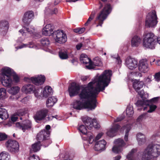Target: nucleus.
<instances>
[{
    "mask_svg": "<svg viewBox=\"0 0 160 160\" xmlns=\"http://www.w3.org/2000/svg\"><path fill=\"white\" fill-rule=\"evenodd\" d=\"M48 110L46 108H43L38 111L33 117L36 121H40L44 119L47 116Z\"/></svg>",
    "mask_w": 160,
    "mask_h": 160,
    "instance_id": "obj_20",
    "label": "nucleus"
},
{
    "mask_svg": "<svg viewBox=\"0 0 160 160\" xmlns=\"http://www.w3.org/2000/svg\"><path fill=\"white\" fill-rule=\"evenodd\" d=\"M158 19L156 11L152 10L146 16L145 21L146 26L149 28L155 27L158 23Z\"/></svg>",
    "mask_w": 160,
    "mask_h": 160,
    "instance_id": "obj_6",
    "label": "nucleus"
},
{
    "mask_svg": "<svg viewBox=\"0 0 160 160\" xmlns=\"http://www.w3.org/2000/svg\"><path fill=\"white\" fill-rule=\"evenodd\" d=\"M143 46L146 48L153 49L156 43L157 37L151 32L144 33L143 36Z\"/></svg>",
    "mask_w": 160,
    "mask_h": 160,
    "instance_id": "obj_5",
    "label": "nucleus"
},
{
    "mask_svg": "<svg viewBox=\"0 0 160 160\" xmlns=\"http://www.w3.org/2000/svg\"><path fill=\"white\" fill-rule=\"evenodd\" d=\"M58 12L57 8H54L53 9L51 7H47L45 10V13L46 15L56 14Z\"/></svg>",
    "mask_w": 160,
    "mask_h": 160,
    "instance_id": "obj_38",
    "label": "nucleus"
},
{
    "mask_svg": "<svg viewBox=\"0 0 160 160\" xmlns=\"http://www.w3.org/2000/svg\"><path fill=\"white\" fill-rule=\"evenodd\" d=\"M123 118L122 117H118L116 119L114 120V122H116L121 121Z\"/></svg>",
    "mask_w": 160,
    "mask_h": 160,
    "instance_id": "obj_59",
    "label": "nucleus"
},
{
    "mask_svg": "<svg viewBox=\"0 0 160 160\" xmlns=\"http://www.w3.org/2000/svg\"><path fill=\"white\" fill-rule=\"evenodd\" d=\"M59 56L61 59H66L68 58L67 52L64 50H61L59 51Z\"/></svg>",
    "mask_w": 160,
    "mask_h": 160,
    "instance_id": "obj_40",
    "label": "nucleus"
},
{
    "mask_svg": "<svg viewBox=\"0 0 160 160\" xmlns=\"http://www.w3.org/2000/svg\"><path fill=\"white\" fill-rule=\"evenodd\" d=\"M54 26L51 24H46L43 28L42 30V34L45 36H50L52 34H55L54 31Z\"/></svg>",
    "mask_w": 160,
    "mask_h": 160,
    "instance_id": "obj_23",
    "label": "nucleus"
},
{
    "mask_svg": "<svg viewBox=\"0 0 160 160\" xmlns=\"http://www.w3.org/2000/svg\"><path fill=\"white\" fill-rule=\"evenodd\" d=\"M34 17V13L32 11H28L24 14L22 19V22L25 24H29L33 19Z\"/></svg>",
    "mask_w": 160,
    "mask_h": 160,
    "instance_id": "obj_22",
    "label": "nucleus"
},
{
    "mask_svg": "<svg viewBox=\"0 0 160 160\" xmlns=\"http://www.w3.org/2000/svg\"><path fill=\"white\" fill-rule=\"evenodd\" d=\"M50 128H51V127L50 125H47L46 126V127H45L46 130H45V131H48V130L50 129Z\"/></svg>",
    "mask_w": 160,
    "mask_h": 160,
    "instance_id": "obj_63",
    "label": "nucleus"
},
{
    "mask_svg": "<svg viewBox=\"0 0 160 160\" xmlns=\"http://www.w3.org/2000/svg\"><path fill=\"white\" fill-rule=\"evenodd\" d=\"M138 101L135 104L138 107H141L140 109L147 111L149 113L155 111L157 107L156 105H149L148 101L144 100V98Z\"/></svg>",
    "mask_w": 160,
    "mask_h": 160,
    "instance_id": "obj_7",
    "label": "nucleus"
},
{
    "mask_svg": "<svg viewBox=\"0 0 160 160\" xmlns=\"http://www.w3.org/2000/svg\"><path fill=\"white\" fill-rule=\"evenodd\" d=\"M129 76H130L131 77H132V76H133L134 77V76H139L140 77L142 76V74L140 73L139 72H132L131 73Z\"/></svg>",
    "mask_w": 160,
    "mask_h": 160,
    "instance_id": "obj_55",
    "label": "nucleus"
},
{
    "mask_svg": "<svg viewBox=\"0 0 160 160\" xmlns=\"http://www.w3.org/2000/svg\"><path fill=\"white\" fill-rule=\"evenodd\" d=\"M125 64L129 69L133 70L138 67V62L137 59L128 57L125 60Z\"/></svg>",
    "mask_w": 160,
    "mask_h": 160,
    "instance_id": "obj_18",
    "label": "nucleus"
},
{
    "mask_svg": "<svg viewBox=\"0 0 160 160\" xmlns=\"http://www.w3.org/2000/svg\"><path fill=\"white\" fill-rule=\"evenodd\" d=\"M82 119L86 126L89 129H91L93 127L98 128L100 127L96 119H92L87 116L82 117Z\"/></svg>",
    "mask_w": 160,
    "mask_h": 160,
    "instance_id": "obj_8",
    "label": "nucleus"
},
{
    "mask_svg": "<svg viewBox=\"0 0 160 160\" xmlns=\"http://www.w3.org/2000/svg\"><path fill=\"white\" fill-rule=\"evenodd\" d=\"M79 132L85 136L82 137L84 140H86L89 144H92L94 141L93 134L91 132H87V130L83 125H81L78 128Z\"/></svg>",
    "mask_w": 160,
    "mask_h": 160,
    "instance_id": "obj_9",
    "label": "nucleus"
},
{
    "mask_svg": "<svg viewBox=\"0 0 160 160\" xmlns=\"http://www.w3.org/2000/svg\"><path fill=\"white\" fill-rule=\"evenodd\" d=\"M157 42L160 45V36L157 38Z\"/></svg>",
    "mask_w": 160,
    "mask_h": 160,
    "instance_id": "obj_64",
    "label": "nucleus"
},
{
    "mask_svg": "<svg viewBox=\"0 0 160 160\" xmlns=\"http://www.w3.org/2000/svg\"><path fill=\"white\" fill-rule=\"evenodd\" d=\"M52 88L50 86H47L43 89L42 94L43 97L47 98L52 94Z\"/></svg>",
    "mask_w": 160,
    "mask_h": 160,
    "instance_id": "obj_33",
    "label": "nucleus"
},
{
    "mask_svg": "<svg viewBox=\"0 0 160 160\" xmlns=\"http://www.w3.org/2000/svg\"><path fill=\"white\" fill-rule=\"evenodd\" d=\"M8 90V93L12 95H15L18 93L20 90V88L18 86L11 87Z\"/></svg>",
    "mask_w": 160,
    "mask_h": 160,
    "instance_id": "obj_35",
    "label": "nucleus"
},
{
    "mask_svg": "<svg viewBox=\"0 0 160 160\" xmlns=\"http://www.w3.org/2000/svg\"><path fill=\"white\" fill-rule=\"evenodd\" d=\"M29 160H40V159L38 156L33 155L29 157Z\"/></svg>",
    "mask_w": 160,
    "mask_h": 160,
    "instance_id": "obj_53",
    "label": "nucleus"
},
{
    "mask_svg": "<svg viewBox=\"0 0 160 160\" xmlns=\"http://www.w3.org/2000/svg\"><path fill=\"white\" fill-rule=\"evenodd\" d=\"M0 160H10V155L6 151L0 153Z\"/></svg>",
    "mask_w": 160,
    "mask_h": 160,
    "instance_id": "obj_36",
    "label": "nucleus"
},
{
    "mask_svg": "<svg viewBox=\"0 0 160 160\" xmlns=\"http://www.w3.org/2000/svg\"><path fill=\"white\" fill-rule=\"evenodd\" d=\"M142 39L140 37L137 35L132 37L131 40V46L132 47H138L141 44Z\"/></svg>",
    "mask_w": 160,
    "mask_h": 160,
    "instance_id": "obj_29",
    "label": "nucleus"
},
{
    "mask_svg": "<svg viewBox=\"0 0 160 160\" xmlns=\"http://www.w3.org/2000/svg\"><path fill=\"white\" fill-rule=\"evenodd\" d=\"M13 69L8 67H3L1 70L0 76L9 75L11 76L14 73Z\"/></svg>",
    "mask_w": 160,
    "mask_h": 160,
    "instance_id": "obj_30",
    "label": "nucleus"
},
{
    "mask_svg": "<svg viewBox=\"0 0 160 160\" xmlns=\"http://www.w3.org/2000/svg\"><path fill=\"white\" fill-rule=\"evenodd\" d=\"M0 81L3 86L7 88L11 87L13 82L12 77L9 75L0 76Z\"/></svg>",
    "mask_w": 160,
    "mask_h": 160,
    "instance_id": "obj_17",
    "label": "nucleus"
},
{
    "mask_svg": "<svg viewBox=\"0 0 160 160\" xmlns=\"http://www.w3.org/2000/svg\"><path fill=\"white\" fill-rule=\"evenodd\" d=\"M146 114L143 113L140 116L137 118L136 121H131L130 123H128L123 126L121 129V131H125V134L124 136V140L127 142L128 141V132L131 128L135 129L137 128H140L141 127V122L144 118Z\"/></svg>",
    "mask_w": 160,
    "mask_h": 160,
    "instance_id": "obj_3",
    "label": "nucleus"
},
{
    "mask_svg": "<svg viewBox=\"0 0 160 160\" xmlns=\"http://www.w3.org/2000/svg\"><path fill=\"white\" fill-rule=\"evenodd\" d=\"M16 127L21 129L23 132L28 129L31 128V122L29 120H26L23 121L21 123L17 122L16 123Z\"/></svg>",
    "mask_w": 160,
    "mask_h": 160,
    "instance_id": "obj_24",
    "label": "nucleus"
},
{
    "mask_svg": "<svg viewBox=\"0 0 160 160\" xmlns=\"http://www.w3.org/2000/svg\"><path fill=\"white\" fill-rule=\"evenodd\" d=\"M159 98V97H156L154 98L149 100H148L147 99V100L148 101L149 103H156L158 102ZM145 100H146V99H145ZM146 100H147V99H146Z\"/></svg>",
    "mask_w": 160,
    "mask_h": 160,
    "instance_id": "obj_47",
    "label": "nucleus"
},
{
    "mask_svg": "<svg viewBox=\"0 0 160 160\" xmlns=\"http://www.w3.org/2000/svg\"><path fill=\"white\" fill-rule=\"evenodd\" d=\"M14 46L15 47V48L16 49V51H17L18 49H20L27 47L30 48H37L36 46L34 45L33 43L32 42H29L27 44L22 43L21 45L17 47L16 46V44H15Z\"/></svg>",
    "mask_w": 160,
    "mask_h": 160,
    "instance_id": "obj_31",
    "label": "nucleus"
},
{
    "mask_svg": "<svg viewBox=\"0 0 160 160\" xmlns=\"http://www.w3.org/2000/svg\"><path fill=\"white\" fill-rule=\"evenodd\" d=\"M152 76L150 75L144 79V81L146 84H148L151 83L152 81Z\"/></svg>",
    "mask_w": 160,
    "mask_h": 160,
    "instance_id": "obj_50",
    "label": "nucleus"
},
{
    "mask_svg": "<svg viewBox=\"0 0 160 160\" xmlns=\"http://www.w3.org/2000/svg\"><path fill=\"white\" fill-rule=\"evenodd\" d=\"M35 32V28L32 25H28L23 27L19 31V32L21 34L22 37L28 38L33 34Z\"/></svg>",
    "mask_w": 160,
    "mask_h": 160,
    "instance_id": "obj_16",
    "label": "nucleus"
},
{
    "mask_svg": "<svg viewBox=\"0 0 160 160\" xmlns=\"http://www.w3.org/2000/svg\"><path fill=\"white\" fill-rule=\"evenodd\" d=\"M9 28V23L7 21L2 20L0 22V28L1 31L6 33Z\"/></svg>",
    "mask_w": 160,
    "mask_h": 160,
    "instance_id": "obj_32",
    "label": "nucleus"
},
{
    "mask_svg": "<svg viewBox=\"0 0 160 160\" xmlns=\"http://www.w3.org/2000/svg\"><path fill=\"white\" fill-rule=\"evenodd\" d=\"M120 128V126L117 124H114L113 127L108 130L107 135L109 137H112L115 136L116 133Z\"/></svg>",
    "mask_w": 160,
    "mask_h": 160,
    "instance_id": "obj_28",
    "label": "nucleus"
},
{
    "mask_svg": "<svg viewBox=\"0 0 160 160\" xmlns=\"http://www.w3.org/2000/svg\"><path fill=\"white\" fill-rule=\"evenodd\" d=\"M6 90L5 88H0V99H4L6 98Z\"/></svg>",
    "mask_w": 160,
    "mask_h": 160,
    "instance_id": "obj_43",
    "label": "nucleus"
},
{
    "mask_svg": "<svg viewBox=\"0 0 160 160\" xmlns=\"http://www.w3.org/2000/svg\"><path fill=\"white\" fill-rule=\"evenodd\" d=\"M50 134V131H45V130H42L37 135V139L38 141H41L43 140H47L45 143H48V144L45 145V147L48 146L49 144L52 143V141L51 140L48 139L49 135Z\"/></svg>",
    "mask_w": 160,
    "mask_h": 160,
    "instance_id": "obj_15",
    "label": "nucleus"
},
{
    "mask_svg": "<svg viewBox=\"0 0 160 160\" xmlns=\"http://www.w3.org/2000/svg\"><path fill=\"white\" fill-rule=\"evenodd\" d=\"M84 46V44L82 43H80L78 44H77L76 46V48L78 50H80L81 48Z\"/></svg>",
    "mask_w": 160,
    "mask_h": 160,
    "instance_id": "obj_56",
    "label": "nucleus"
},
{
    "mask_svg": "<svg viewBox=\"0 0 160 160\" xmlns=\"http://www.w3.org/2000/svg\"><path fill=\"white\" fill-rule=\"evenodd\" d=\"M16 115H14L11 118V120L13 122H15L16 121L17 119H18V117L17 116H16Z\"/></svg>",
    "mask_w": 160,
    "mask_h": 160,
    "instance_id": "obj_58",
    "label": "nucleus"
},
{
    "mask_svg": "<svg viewBox=\"0 0 160 160\" xmlns=\"http://www.w3.org/2000/svg\"><path fill=\"white\" fill-rule=\"evenodd\" d=\"M112 75L111 71L106 70L100 75H97L87 86L80 87L75 83H72L68 88L70 97L77 95L80 91L78 94L80 99L74 101L73 108L77 110L84 108L94 110L97 107V95L108 86Z\"/></svg>",
    "mask_w": 160,
    "mask_h": 160,
    "instance_id": "obj_1",
    "label": "nucleus"
},
{
    "mask_svg": "<svg viewBox=\"0 0 160 160\" xmlns=\"http://www.w3.org/2000/svg\"><path fill=\"white\" fill-rule=\"evenodd\" d=\"M41 43L42 46L44 47L43 50L46 52L54 54V52L50 49V47L48 46L50 42L47 38H42L41 41Z\"/></svg>",
    "mask_w": 160,
    "mask_h": 160,
    "instance_id": "obj_27",
    "label": "nucleus"
},
{
    "mask_svg": "<svg viewBox=\"0 0 160 160\" xmlns=\"http://www.w3.org/2000/svg\"><path fill=\"white\" fill-rule=\"evenodd\" d=\"M138 70L142 72L146 73L148 70V64L146 59H142L140 60L138 64Z\"/></svg>",
    "mask_w": 160,
    "mask_h": 160,
    "instance_id": "obj_21",
    "label": "nucleus"
},
{
    "mask_svg": "<svg viewBox=\"0 0 160 160\" xmlns=\"http://www.w3.org/2000/svg\"><path fill=\"white\" fill-rule=\"evenodd\" d=\"M25 40V38H23L22 37H20L18 38L17 40V42H23Z\"/></svg>",
    "mask_w": 160,
    "mask_h": 160,
    "instance_id": "obj_60",
    "label": "nucleus"
},
{
    "mask_svg": "<svg viewBox=\"0 0 160 160\" xmlns=\"http://www.w3.org/2000/svg\"><path fill=\"white\" fill-rule=\"evenodd\" d=\"M95 13L96 12L95 11H92L87 22L85 23V26H87L90 23L91 21L94 18Z\"/></svg>",
    "mask_w": 160,
    "mask_h": 160,
    "instance_id": "obj_44",
    "label": "nucleus"
},
{
    "mask_svg": "<svg viewBox=\"0 0 160 160\" xmlns=\"http://www.w3.org/2000/svg\"><path fill=\"white\" fill-rule=\"evenodd\" d=\"M154 76L155 81L157 82L160 81V71L155 73Z\"/></svg>",
    "mask_w": 160,
    "mask_h": 160,
    "instance_id": "obj_46",
    "label": "nucleus"
},
{
    "mask_svg": "<svg viewBox=\"0 0 160 160\" xmlns=\"http://www.w3.org/2000/svg\"><path fill=\"white\" fill-rule=\"evenodd\" d=\"M40 141L32 144L31 150L35 152L38 151L40 149Z\"/></svg>",
    "mask_w": 160,
    "mask_h": 160,
    "instance_id": "obj_41",
    "label": "nucleus"
},
{
    "mask_svg": "<svg viewBox=\"0 0 160 160\" xmlns=\"http://www.w3.org/2000/svg\"><path fill=\"white\" fill-rule=\"evenodd\" d=\"M144 85V82L142 81H140L136 80L133 83V87L135 91L138 92L142 99L146 98L148 96V94L145 93L142 90H139L142 88Z\"/></svg>",
    "mask_w": 160,
    "mask_h": 160,
    "instance_id": "obj_12",
    "label": "nucleus"
},
{
    "mask_svg": "<svg viewBox=\"0 0 160 160\" xmlns=\"http://www.w3.org/2000/svg\"><path fill=\"white\" fill-rule=\"evenodd\" d=\"M106 142L104 140H100L95 142L94 145V149L95 150L101 152L104 150L105 149V146Z\"/></svg>",
    "mask_w": 160,
    "mask_h": 160,
    "instance_id": "obj_26",
    "label": "nucleus"
},
{
    "mask_svg": "<svg viewBox=\"0 0 160 160\" xmlns=\"http://www.w3.org/2000/svg\"><path fill=\"white\" fill-rule=\"evenodd\" d=\"M45 80V77L42 75L33 77H27L24 78V80L28 82H32L36 85L42 84Z\"/></svg>",
    "mask_w": 160,
    "mask_h": 160,
    "instance_id": "obj_10",
    "label": "nucleus"
},
{
    "mask_svg": "<svg viewBox=\"0 0 160 160\" xmlns=\"http://www.w3.org/2000/svg\"><path fill=\"white\" fill-rule=\"evenodd\" d=\"M160 155V145L158 144H150L144 151L142 160H155Z\"/></svg>",
    "mask_w": 160,
    "mask_h": 160,
    "instance_id": "obj_2",
    "label": "nucleus"
},
{
    "mask_svg": "<svg viewBox=\"0 0 160 160\" xmlns=\"http://www.w3.org/2000/svg\"><path fill=\"white\" fill-rule=\"evenodd\" d=\"M7 138V135L4 133L0 132V141L5 140Z\"/></svg>",
    "mask_w": 160,
    "mask_h": 160,
    "instance_id": "obj_52",
    "label": "nucleus"
},
{
    "mask_svg": "<svg viewBox=\"0 0 160 160\" xmlns=\"http://www.w3.org/2000/svg\"><path fill=\"white\" fill-rule=\"evenodd\" d=\"M137 139L138 144L139 145H142L144 144L145 142L146 139L143 138H141L138 137V138H137Z\"/></svg>",
    "mask_w": 160,
    "mask_h": 160,
    "instance_id": "obj_51",
    "label": "nucleus"
},
{
    "mask_svg": "<svg viewBox=\"0 0 160 160\" xmlns=\"http://www.w3.org/2000/svg\"><path fill=\"white\" fill-rule=\"evenodd\" d=\"M92 65L93 68L94 66H99L102 65V63L99 58H96L93 60V62H92Z\"/></svg>",
    "mask_w": 160,
    "mask_h": 160,
    "instance_id": "obj_42",
    "label": "nucleus"
},
{
    "mask_svg": "<svg viewBox=\"0 0 160 160\" xmlns=\"http://www.w3.org/2000/svg\"><path fill=\"white\" fill-rule=\"evenodd\" d=\"M22 92L26 94H30L34 93L36 97H38V90H36L34 85L31 84H27L24 85L21 88Z\"/></svg>",
    "mask_w": 160,
    "mask_h": 160,
    "instance_id": "obj_14",
    "label": "nucleus"
},
{
    "mask_svg": "<svg viewBox=\"0 0 160 160\" xmlns=\"http://www.w3.org/2000/svg\"><path fill=\"white\" fill-rule=\"evenodd\" d=\"M115 145L112 148V152L115 153H119L122 150L123 148L125 147L126 143L122 139L118 138L114 141Z\"/></svg>",
    "mask_w": 160,
    "mask_h": 160,
    "instance_id": "obj_13",
    "label": "nucleus"
},
{
    "mask_svg": "<svg viewBox=\"0 0 160 160\" xmlns=\"http://www.w3.org/2000/svg\"><path fill=\"white\" fill-rule=\"evenodd\" d=\"M112 8L109 4H107L102 10L97 15L94 23L97 24L96 27L102 26L104 21L106 19L108 16L111 12Z\"/></svg>",
    "mask_w": 160,
    "mask_h": 160,
    "instance_id": "obj_4",
    "label": "nucleus"
},
{
    "mask_svg": "<svg viewBox=\"0 0 160 160\" xmlns=\"http://www.w3.org/2000/svg\"><path fill=\"white\" fill-rule=\"evenodd\" d=\"M121 156L120 155H118L114 157V160H120L121 158Z\"/></svg>",
    "mask_w": 160,
    "mask_h": 160,
    "instance_id": "obj_62",
    "label": "nucleus"
},
{
    "mask_svg": "<svg viewBox=\"0 0 160 160\" xmlns=\"http://www.w3.org/2000/svg\"><path fill=\"white\" fill-rule=\"evenodd\" d=\"M25 113V111L24 109H21L18 110L15 113V115L19 116H22Z\"/></svg>",
    "mask_w": 160,
    "mask_h": 160,
    "instance_id": "obj_49",
    "label": "nucleus"
},
{
    "mask_svg": "<svg viewBox=\"0 0 160 160\" xmlns=\"http://www.w3.org/2000/svg\"><path fill=\"white\" fill-rule=\"evenodd\" d=\"M85 28H79V34H81L82 33L85 31Z\"/></svg>",
    "mask_w": 160,
    "mask_h": 160,
    "instance_id": "obj_61",
    "label": "nucleus"
},
{
    "mask_svg": "<svg viewBox=\"0 0 160 160\" xmlns=\"http://www.w3.org/2000/svg\"><path fill=\"white\" fill-rule=\"evenodd\" d=\"M8 117V114L7 110L3 108H0V118L5 120Z\"/></svg>",
    "mask_w": 160,
    "mask_h": 160,
    "instance_id": "obj_37",
    "label": "nucleus"
},
{
    "mask_svg": "<svg viewBox=\"0 0 160 160\" xmlns=\"http://www.w3.org/2000/svg\"><path fill=\"white\" fill-rule=\"evenodd\" d=\"M137 138H138L139 137L140 138H143V139H146L145 135L141 132H139L136 135Z\"/></svg>",
    "mask_w": 160,
    "mask_h": 160,
    "instance_id": "obj_54",
    "label": "nucleus"
},
{
    "mask_svg": "<svg viewBox=\"0 0 160 160\" xmlns=\"http://www.w3.org/2000/svg\"><path fill=\"white\" fill-rule=\"evenodd\" d=\"M57 99L54 97H52L49 98L46 101V104L48 107L53 106L57 102Z\"/></svg>",
    "mask_w": 160,
    "mask_h": 160,
    "instance_id": "obj_34",
    "label": "nucleus"
},
{
    "mask_svg": "<svg viewBox=\"0 0 160 160\" xmlns=\"http://www.w3.org/2000/svg\"><path fill=\"white\" fill-rule=\"evenodd\" d=\"M55 34L56 36V40L58 43H63L67 41V35L63 31L61 30H57L55 32Z\"/></svg>",
    "mask_w": 160,
    "mask_h": 160,
    "instance_id": "obj_19",
    "label": "nucleus"
},
{
    "mask_svg": "<svg viewBox=\"0 0 160 160\" xmlns=\"http://www.w3.org/2000/svg\"><path fill=\"white\" fill-rule=\"evenodd\" d=\"M112 57L115 59V61L118 62V64L121 63L122 61L120 60V57L118 55L116 54L112 56Z\"/></svg>",
    "mask_w": 160,
    "mask_h": 160,
    "instance_id": "obj_48",
    "label": "nucleus"
},
{
    "mask_svg": "<svg viewBox=\"0 0 160 160\" xmlns=\"http://www.w3.org/2000/svg\"><path fill=\"white\" fill-rule=\"evenodd\" d=\"M13 77V81L15 83H18L20 81V78L14 72L13 74L11 75Z\"/></svg>",
    "mask_w": 160,
    "mask_h": 160,
    "instance_id": "obj_45",
    "label": "nucleus"
},
{
    "mask_svg": "<svg viewBox=\"0 0 160 160\" xmlns=\"http://www.w3.org/2000/svg\"><path fill=\"white\" fill-rule=\"evenodd\" d=\"M103 133L102 132H100L96 136L95 140H97L99 139L102 136Z\"/></svg>",
    "mask_w": 160,
    "mask_h": 160,
    "instance_id": "obj_57",
    "label": "nucleus"
},
{
    "mask_svg": "<svg viewBox=\"0 0 160 160\" xmlns=\"http://www.w3.org/2000/svg\"><path fill=\"white\" fill-rule=\"evenodd\" d=\"M134 113L133 106L131 105L128 106L126 110V113L127 116L132 117Z\"/></svg>",
    "mask_w": 160,
    "mask_h": 160,
    "instance_id": "obj_39",
    "label": "nucleus"
},
{
    "mask_svg": "<svg viewBox=\"0 0 160 160\" xmlns=\"http://www.w3.org/2000/svg\"><path fill=\"white\" fill-rule=\"evenodd\" d=\"M5 145L8 150L13 154L18 153L19 151V143L15 140H8Z\"/></svg>",
    "mask_w": 160,
    "mask_h": 160,
    "instance_id": "obj_11",
    "label": "nucleus"
},
{
    "mask_svg": "<svg viewBox=\"0 0 160 160\" xmlns=\"http://www.w3.org/2000/svg\"><path fill=\"white\" fill-rule=\"evenodd\" d=\"M80 60L81 62L85 64H89V65L86 66L87 68L89 69H92L93 67L92 65V62L91 60L88 58L87 56L85 54H81Z\"/></svg>",
    "mask_w": 160,
    "mask_h": 160,
    "instance_id": "obj_25",
    "label": "nucleus"
}]
</instances>
